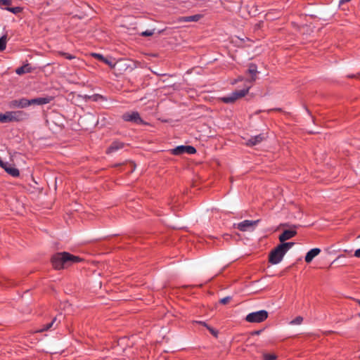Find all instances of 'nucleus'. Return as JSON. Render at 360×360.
Returning a JSON list of instances; mask_svg holds the SVG:
<instances>
[{"label":"nucleus","instance_id":"nucleus-13","mask_svg":"<svg viewBox=\"0 0 360 360\" xmlns=\"http://www.w3.org/2000/svg\"><path fill=\"white\" fill-rule=\"evenodd\" d=\"M264 139V136L262 135H257L251 137L247 142L246 144L250 146H253L259 144Z\"/></svg>","mask_w":360,"mask_h":360},{"label":"nucleus","instance_id":"nucleus-27","mask_svg":"<svg viewBox=\"0 0 360 360\" xmlns=\"http://www.w3.org/2000/svg\"><path fill=\"white\" fill-rule=\"evenodd\" d=\"M11 4V0H0V6H9Z\"/></svg>","mask_w":360,"mask_h":360},{"label":"nucleus","instance_id":"nucleus-7","mask_svg":"<svg viewBox=\"0 0 360 360\" xmlns=\"http://www.w3.org/2000/svg\"><path fill=\"white\" fill-rule=\"evenodd\" d=\"M195 151V148L193 146H179L172 150V153L174 155H181L183 153L193 154Z\"/></svg>","mask_w":360,"mask_h":360},{"label":"nucleus","instance_id":"nucleus-22","mask_svg":"<svg viewBox=\"0 0 360 360\" xmlns=\"http://www.w3.org/2000/svg\"><path fill=\"white\" fill-rule=\"evenodd\" d=\"M221 100L223 102L226 103H231L235 102L234 98H233V96L231 94L229 96L221 98Z\"/></svg>","mask_w":360,"mask_h":360},{"label":"nucleus","instance_id":"nucleus-33","mask_svg":"<svg viewBox=\"0 0 360 360\" xmlns=\"http://www.w3.org/2000/svg\"><path fill=\"white\" fill-rule=\"evenodd\" d=\"M350 0H340V4H344L345 2L349 1Z\"/></svg>","mask_w":360,"mask_h":360},{"label":"nucleus","instance_id":"nucleus-1","mask_svg":"<svg viewBox=\"0 0 360 360\" xmlns=\"http://www.w3.org/2000/svg\"><path fill=\"white\" fill-rule=\"evenodd\" d=\"M82 260L81 257L66 252L57 253L51 259L52 264L56 269L67 268L74 264L81 262Z\"/></svg>","mask_w":360,"mask_h":360},{"label":"nucleus","instance_id":"nucleus-18","mask_svg":"<svg viewBox=\"0 0 360 360\" xmlns=\"http://www.w3.org/2000/svg\"><path fill=\"white\" fill-rule=\"evenodd\" d=\"M123 147V143H120V142H118V141H115V142H113L111 146L108 148V153H112V152H115L120 148H122Z\"/></svg>","mask_w":360,"mask_h":360},{"label":"nucleus","instance_id":"nucleus-36","mask_svg":"<svg viewBox=\"0 0 360 360\" xmlns=\"http://www.w3.org/2000/svg\"><path fill=\"white\" fill-rule=\"evenodd\" d=\"M357 302L360 304V300H357Z\"/></svg>","mask_w":360,"mask_h":360},{"label":"nucleus","instance_id":"nucleus-16","mask_svg":"<svg viewBox=\"0 0 360 360\" xmlns=\"http://www.w3.org/2000/svg\"><path fill=\"white\" fill-rule=\"evenodd\" d=\"M262 360H277L278 356L276 353L268 352L266 351L262 352Z\"/></svg>","mask_w":360,"mask_h":360},{"label":"nucleus","instance_id":"nucleus-15","mask_svg":"<svg viewBox=\"0 0 360 360\" xmlns=\"http://www.w3.org/2000/svg\"><path fill=\"white\" fill-rule=\"evenodd\" d=\"M202 18V15L197 14L191 16L181 17L179 22H196Z\"/></svg>","mask_w":360,"mask_h":360},{"label":"nucleus","instance_id":"nucleus-31","mask_svg":"<svg viewBox=\"0 0 360 360\" xmlns=\"http://www.w3.org/2000/svg\"><path fill=\"white\" fill-rule=\"evenodd\" d=\"M92 56L94 58H98V59H99L101 60H103V59H105V58L102 55H101L99 53H92Z\"/></svg>","mask_w":360,"mask_h":360},{"label":"nucleus","instance_id":"nucleus-28","mask_svg":"<svg viewBox=\"0 0 360 360\" xmlns=\"http://www.w3.org/2000/svg\"><path fill=\"white\" fill-rule=\"evenodd\" d=\"M154 33V31L153 30H146L145 32H143L141 33V35L142 36H144V37H148V36H151L153 35Z\"/></svg>","mask_w":360,"mask_h":360},{"label":"nucleus","instance_id":"nucleus-26","mask_svg":"<svg viewBox=\"0 0 360 360\" xmlns=\"http://www.w3.org/2000/svg\"><path fill=\"white\" fill-rule=\"evenodd\" d=\"M103 61L105 63L108 64V65L110 67H111V68H114V67H115V62H113V61H112V60H108V59L105 58V59H103Z\"/></svg>","mask_w":360,"mask_h":360},{"label":"nucleus","instance_id":"nucleus-29","mask_svg":"<svg viewBox=\"0 0 360 360\" xmlns=\"http://www.w3.org/2000/svg\"><path fill=\"white\" fill-rule=\"evenodd\" d=\"M60 54L63 56L65 58L69 60L75 58V56L67 53H61Z\"/></svg>","mask_w":360,"mask_h":360},{"label":"nucleus","instance_id":"nucleus-30","mask_svg":"<svg viewBox=\"0 0 360 360\" xmlns=\"http://www.w3.org/2000/svg\"><path fill=\"white\" fill-rule=\"evenodd\" d=\"M230 300H231V297H226L222 298V299L220 300V302H221V304H227V303L230 301Z\"/></svg>","mask_w":360,"mask_h":360},{"label":"nucleus","instance_id":"nucleus-11","mask_svg":"<svg viewBox=\"0 0 360 360\" xmlns=\"http://www.w3.org/2000/svg\"><path fill=\"white\" fill-rule=\"evenodd\" d=\"M321 252V250L319 248H313L310 250L305 256V262L307 263H310L314 258H315Z\"/></svg>","mask_w":360,"mask_h":360},{"label":"nucleus","instance_id":"nucleus-8","mask_svg":"<svg viewBox=\"0 0 360 360\" xmlns=\"http://www.w3.org/2000/svg\"><path fill=\"white\" fill-rule=\"evenodd\" d=\"M124 120L127 122H133L135 123H141L142 120L141 119L139 114L137 112H129L123 115Z\"/></svg>","mask_w":360,"mask_h":360},{"label":"nucleus","instance_id":"nucleus-2","mask_svg":"<svg viewBox=\"0 0 360 360\" xmlns=\"http://www.w3.org/2000/svg\"><path fill=\"white\" fill-rule=\"evenodd\" d=\"M293 243H285L278 245L269 254V262L272 264H279L286 252L293 246Z\"/></svg>","mask_w":360,"mask_h":360},{"label":"nucleus","instance_id":"nucleus-4","mask_svg":"<svg viewBox=\"0 0 360 360\" xmlns=\"http://www.w3.org/2000/svg\"><path fill=\"white\" fill-rule=\"evenodd\" d=\"M268 317V312L265 310L249 314L246 316V321L250 323H260L266 320Z\"/></svg>","mask_w":360,"mask_h":360},{"label":"nucleus","instance_id":"nucleus-35","mask_svg":"<svg viewBox=\"0 0 360 360\" xmlns=\"http://www.w3.org/2000/svg\"><path fill=\"white\" fill-rule=\"evenodd\" d=\"M240 80H242V78L239 77L238 81H240Z\"/></svg>","mask_w":360,"mask_h":360},{"label":"nucleus","instance_id":"nucleus-23","mask_svg":"<svg viewBox=\"0 0 360 360\" xmlns=\"http://www.w3.org/2000/svg\"><path fill=\"white\" fill-rule=\"evenodd\" d=\"M303 321V318L300 316H297L295 319L290 322L291 325H300Z\"/></svg>","mask_w":360,"mask_h":360},{"label":"nucleus","instance_id":"nucleus-32","mask_svg":"<svg viewBox=\"0 0 360 360\" xmlns=\"http://www.w3.org/2000/svg\"><path fill=\"white\" fill-rule=\"evenodd\" d=\"M354 256L356 257H358L359 258L360 257V248L359 249H357L355 252H354Z\"/></svg>","mask_w":360,"mask_h":360},{"label":"nucleus","instance_id":"nucleus-37","mask_svg":"<svg viewBox=\"0 0 360 360\" xmlns=\"http://www.w3.org/2000/svg\"><path fill=\"white\" fill-rule=\"evenodd\" d=\"M359 238H360V235L359 236Z\"/></svg>","mask_w":360,"mask_h":360},{"label":"nucleus","instance_id":"nucleus-17","mask_svg":"<svg viewBox=\"0 0 360 360\" xmlns=\"http://www.w3.org/2000/svg\"><path fill=\"white\" fill-rule=\"evenodd\" d=\"M31 71H32V68L30 66V65L29 64H25L23 66L16 69L15 72L18 75H22V74H25V73L30 72Z\"/></svg>","mask_w":360,"mask_h":360},{"label":"nucleus","instance_id":"nucleus-14","mask_svg":"<svg viewBox=\"0 0 360 360\" xmlns=\"http://www.w3.org/2000/svg\"><path fill=\"white\" fill-rule=\"evenodd\" d=\"M50 99L48 98H37L34 99L29 100V106L31 105H44L49 103Z\"/></svg>","mask_w":360,"mask_h":360},{"label":"nucleus","instance_id":"nucleus-5","mask_svg":"<svg viewBox=\"0 0 360 360\" xmlns=\"http://www.w3.org/2000/svg\"><path fill=\"white\" fill-rule=\"evenodd\" d=\"M0 167L3 168L9 175L12 176L13 177H18L20 175V172L16 167L9 164L8 162H4L1 158Z\"/></svg>","mask_w":360,"mask_h":360},{"label":"nucleus","instance_id":"nucleus-19","mask_svg":"<svg viewBox=\"0 0 360 360\" xmlns=\"http://www.w3.org/2000/svg\"><path fill=\"white\" fill-rule=\"evenodd\" d=\"M248 73L252 77V80L254 81L256 79V75L257 73V67L255 65H250L248 68Z\"/></svg>","mask_w":360,"mask_h":360},{"label":"nucleus","instance_id":"nucleus-21","mask_svg":"<svg viewBox=\"0 0 360 360\" xmlns=\"http://www.w3.org/2000/svg\"><path fill=\"white\" fill-rule=\"evenodd\" d=\"M5 9L8 11H10V12H11V13H14V14L19 13L22 10V8L18 7H18H13V8H11V7H6V8H5Z\"/></svg>","mask_w":360,"mask_h":360},{"label":"nucleus","instance_id":"nucleus-9","mask_svg":"<svg viewBox=\"0 0 360 360\" xmlns=\"http://www.w3.org/2000/svg\"><path fill=\"white\" fill-rule=\"evenodd\" d=\"M29 106V100L25 98L12 101L10 103L11 108H25Z\"/></svg>","mask_w":360,"mask_h":360},{"label":"nucleus","instance_id":"nucleus-24","mask_svg":"<svg viewBox=\"0 0 360 360\" xmlns=\"http://www.w3.org/2000/svg\"><path fill=\"white\" fill-rule=\"evenodd\" d=\"M6 46V37L5 36L0 38V51H4Z\"/></svg>","mask_w":360,"mask_h":360},{"label":"nucleus","instance_id":"nucleus-20","mask_svg":"<svg viewBox=\"0 0 360 360\" xmlns=\"http://www.w3.org/2000/svg\"><path fill=\"white\" fill-rule=\"evenodd\" d=\"M199 323L203 325L204 326H205L208 330L214 336V337H217L218 335V331L215 329H214L213 328L207 326L205 323L204 322H198Z\"/></svg>","mask_w":360,"mask_h":360},{"label":"nucleus","instance_id":"nucleus-25","mask_svg":"<svg viewBox=\"0 0 360 360\" xmlns=\"http://www.w3.org/2000/svg\"><path fill=\"white\" fill-rule=\"evenodd\" d=\"M54 322H55V319H53L51 323H49L46 324V326H44V328L40 330V331H44V330H49V328H51L52 327V326L53 325Z\"/></svg>","mask_w":360,"mask_h":360},{"label":"nucleus","instance_id":"nucleus-3","mask_svg":"<svg viewBox=\"0 0 360 360\" xmlns=\"http://www.w3.org/2000/svg\"><path fill=\"white\" fill-rule=\"evenodd\" d=\"M25 114L22 111H9L4 114L0 113L1 122L20 121L24 119Z\"/></svg>","mask_w":360,"mask_h":360},{"label":"nucleus","instance_id":"nucleus-12","mask_svg":"<svg viewBox=\"0 0 360 360\" xmlns=\"http://www.w3.org/2000/svg\"><path fill=\"white\" fill-rule=\"evenodd\" d=\"M249 89H250V86H248L245 89H243L241 90H237V91H235L234 92H233L231 94V95L233 96L234 101H236L238 99L244 97L248 93Z\"/></svg>","mask_w":360,"mask_h":360},{"label":"nucleus","instance_id":"nucleus-34","mask_svg":"<svg viewBox=\"0 0 360 360\" xmlns=\"http://www.w3.org/2000/svg\"><path fill=\"white\" fill-rule=\"evenodd\" d=\"M260 333H261V331H260V330H257V331H255L254 333H255V335H259V334H260Z\"/></svg>","mask_w":360,"mask_h":360},{"label":"nucleus","instance_id":"nucleus-6","mask_svg":"<svg viewBox=\"0 0 360 360\" xmlns=\"http://www.w3.org/2000/svg\"><path fill=\"white\" fill-rule=\"evenodd\" d=\"M258 221L245 220L235 225V226L241 231H247L252 229L257 224Z\"/></svg>","mask_w":360,"mask_h":360},{"label":"nucleus","instance_id":"nucleus-10","mask_svg":"<svg viewBox=\"0 0 360 360\" xmlns=\"http://www.w3.org/2000/svg\"><path fill=\"white\" fill-rule=\"evenodd\" d=\"M297 233V231L295 229H290L288 230H285L281 235L279 236V240L284 243L283 242L292 238Z\"/></svg>","mask_w":360,"mask_h":360}]
</instances>
